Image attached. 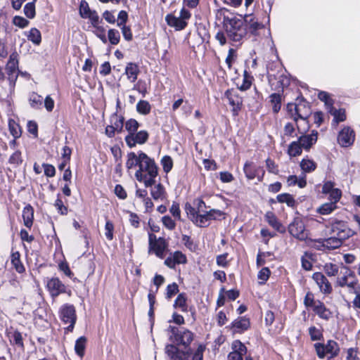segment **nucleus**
Here are the masks:
<instances>
[{
	"mask_svg": "<svg viewBox=\"0 0 360 360\" xmlns=\"http://www.w3.org/2000/svg\"><path fill=\"white\" fill-rule=\"evenodd\" d=\"M139 72L140 71L138 65L134 63H127L125 68V74L127 77V79L131 82H135V81L137 79Z\"/></svg>",
	"mask_w": 360,
	"mask_h": 360,
	"instance_id": "a878e982",
	"label": "nucleus"
},
{
	"mask_svg": "<svg viewBox=\"0 0 360 360\" xmlns=\"http://www.w3.org/2000/svg\"><path fill=\"white\" fill-rule=\"evenodd\" d=\"M250 326V319L245 316L238 317L231 323V328L235 333H242Z\"/></svg>",
	"mask_w": 360,
	"mask_h": 360,
	"instance_id": "412c9836",
	"label": "nucleus"
},
{
	"mask_svg": "<svg viewBox=\"0 0 360 360\" xmlns=\"http://www.w3.org/2000/svg\"><path fill=\"white\" fill-rule=\"evenodd\" d=\"M92 11L86 1H82L79 6V14L82 18L86 17Z\"/></svg>",
	"mask_w": 360,
	"mask_h": 360,
	"instance_id": "69168bd1",
	"label": "nucleus"
},
{
	"mask_svg": "<svg viewBox=\"0 0 360 360\" xmlns=\"http://www.w3.org/2000/svg\"><path fill=\"white\" fill-rule=\"evenodd\" d=\"M323 271L328 276H335L339 272V266L333 263H326L323 266Z\"/></svg>",
	"mask_w": 360,
	"mask_h": 360,
	"instance_id": "a18cd8bd",
	"label": "nucleus"
},
{
	"mask_svg": "<svg viewBox=\"0 0 360 360\" xmlns=\"http://www.w3.org/2000/svg\"><path fill=\"white\" fill-rule=\"evenodd\" d=\"M266 221L268 224L273 227L275 230L283 233L285 231V229L278 220L277 217L272 212H267L264 216Z\"/></svg>",
	"mask_w": 360,
	"mask_h": 360,
	"instance_id": "393cba45",
	"label": "nucleus"
},
{
	"mask_svg": "<svg viewBox=\"0 0 360 360\" xmlns=\"http://www.w3.org/2000/svg\"><path fill=\"white\" fill-rule=\"evenodd\" d=\"M205 347L199 345L194 353L190 349L188 351H180L173 345H167L165 347V352L169 360H203V352Z\"/></svg>",
	"mask_w": 360,
	"mask_h": 360,
	"instance_id": "7ed1b4c3",
	"label": "nucleus"
},
{
	"mask_svg": "<svg viewBox=\"0 0 360 360\" xmlns=\"http://www.w3.org/2000/svg\"><path fill=\"white\" fill-rule=\"evenodd\" d=\"M174 307L179 308L182 311H187L186 297L184 293H181L177 296Z\"/></svg>",
	"mask_w": 360,
	"mask_h": 360,
	"instance_id": "c03bdc74",
	"label": "nucleus"
},
{
	"mask_svg": "<svg viewBox=\"0 0 360 360\" xmlns=\"http://www.w3.org/2000/svg\"><path fill=\"white\" fill-rule=\"evenodd\" d=\"M326 227L330 235L339 238L343 242L356 234V232L350 229L344 221L335 220Z\"/></svg>",
	"mask_w": 360,
	"mask_h": 360,
	"instance_id": "423d86ee",
	"label": "nucleus"
},
{
	"mask_svg": "<svg viewBox=\"0 0 360 360\" xmlns=\"http://www.w3.org/2000/svg\"><path fill=\"white\" fill-rule=\"evenodd\" d=\"M148 139V133L146 130H141L128 134L125 136V142L129 148L134 147L136 144H143Z\"/></svg>",
	"mask_w": 360,
	"mask_h": 360,
	"instance_id": "ddd939ff",
	"label": "nucleus"
},
{
	"mask_svg": "<svg viewBox=\"0 0 360 360\" xmlns=\"http://www.w3.org/2000/svg\"><path fill=\"white\" fill-rule=\"evenodd\" d=\"M346 360H360V352L357 348L351 347L347 351Z\"/></svg>",
	"mask_w": 360,
	"mask_h": 360,
	"instance_id": "bf43d9fd",
	"label": "nucleus"
},
{
	"mask_svg": "<svg viewBox=\"0 0 360 360\" xmlns=\"http://www.w3.org/2000/svg\"><path fill=\"white\" fill-rule=\"evenodd\" d=\"M315 314L321 319L329 320L332 317V312L328 309L323 302L316 300V305L313 309Z\"/></svg>",
	"mask_w": 360,
	"mask_h": 360,
	"instance_id": "5701e85b",
	"label": "nucleus"
},
{
	"mask_svg": "<svg viewBox=\"0 0 360 360\" xmlns=\"http://www.w3.org/2000/svg\"><path fill=\"white\" fill-rule=\"evenodd\" d=\"M328 194L330 202L334 203L335 205H336L342 196V192L338 188H335Z\"/></svg>",
	"mask_w": 360,
	"mask_h": 360,
	"instance_id": "338daca9",
	"label": "nucleus"
},
{
	"mask_svg": "<svg viewBox=\"0 0 360 360\" xmlns=\"http://www.w3.org/2000/svg\"><path fill=\"white\" fill-rule=\"evenodd\" d=\"M166 290V298L171 299L179 292V286L176 283H173L167 285Z\"/></svg>",
	"mask_w": 360,
	"mask_h": 360,
	"instance_id": "680f3d73",
	"label": "nucleus"
},
{
	"mask_svg": "<svg viewBox=\"0 0 360 360\" xmlns=\"http://www.w3.org/2000/svg\"><path fill=\"white\" fill-rule=\"evenodd\" d=\"M18 55L17 52L12 53L9 56V60L6 65V71L8 75V79L11 83L15 84L18 74L17 70L18 68Z\"/></svg>",
	"mask_w": 360,
	"mask_h": 360,
	"instance_id": "f8f14e48",
	"label": "nucleus"
},
{
	"mask_svg": "<svg viewBox=\"0 0 360 360\" xmlns=\"http://www.w3.org/2000/svg\"><path fill=\"white\" fill-rule=\"evenodd\" d=\"M288 231L290 235L300 240H304L307 237L304 224L300 218H295L289 224Z\"/></svg>",
	"mask_w": 360,
	"mask_h": 360,
	"instance_id": "9b49d317",
	"label": "nucleus"
},
{
	"mask_svg": "<svg viewBox=\"0 0 360 360\" xmlns=\"http://www.w3.org/2000/svg\"><path fill=\"white\" fill-rule=\"evenodd\" d=\"M140 161L141 159H139V151L138 152V155L134 152H130L127 154L126 167L127 169H131L136 166H139Z\"/></svg>",
	"mask_w": 360,
	"mask_h": 360,
	"instance_id": "473e14b6",
	"label": "nucleus"
},
{
	"mask_svg": "<svg viewBox=\"0 0 360 360\" xmlns=\"http://www.w3.org/2000/svg\"><path fill=\"white\" fill-rule=\"evenodd\" d=\"M94 30L93 31L94 34L101 39V41L103 44H106L108 42V39L105 35V29L104 27L98 25L96 26L93 27Z\"/></svg>",
	"mask_w": 360,
	"mask_h": 360,
	"instance_id": "8fccbe9b",
	"label": "nucleus"
},
{
	"mask_svg": "<svg viewBox=\"0 0 360 360\" xmlns=\"http://www.w3.org/2000/svg\"><path fill=\"white\" fill-rule=\"evenodd\" d=\"M304 304L307 308L311 307L312 309L316 305V300H314V295L308 292L304 298Z\"/></svg>",
	"mask_w": 360,
	"mask_h": 360,
	"instance_id": "4d7b16f0",
	"label": "nucleus"
},
{
	"mask_svg": "<svg viewBox=\"0 0 360 360\" xmlns=\"http://www.w3.org/2000/svg\"><path fill=\"white\" fill-rule=\"evenodd\" d=\"M22 218L26 227L30 228L33 224L34 210L31 205H26L22 210Z\"/></svg>",
	"mask_w": 360,
	"mask_h": 360,
	"instance_id": "bb28decb",
	"label": "nucleus"
},
{
	"mask_svg": "<svg viewBox=\"0 0 360 360\" xmlns=\"http://www.w3.org/2000/svg\"><path fill=\"white\" fill-rule=\"evenodd\" d=\"M224 96L229 101V103L232 106V112L234 115H237L238 111L241 109L243 98L239 96L233 89H228L224 93Z\"/></svg>",
	"mask_w": 360,
	"mask_h": 360,
	"instance_id": "2eb2a0df",
	"label": "nucleus"
},
{
	"mask_svg": "<svg viewBox=\"0 0 360 360\" xmlns=\"http://www.w3.org/2000/svg\"><path fill=\"white\" fill-rule=\"evenodd\" d=\"M24 13L28 18H33L35 16V6L34 2H30L25 4L24 7Z\"/></svg>",
	"mask_w": 360,
	"mask_h": 360,
	"instance_id": "5fc2aeb1",
	"label": "nucleus"
},
{
	"mask_svg": "<svg viewBox=\"0 0 360 360\" xmlns=\"http://www.w3.org/2000/svg\"><path fill=\"white\" fill-rule=\"evenodd\" d=\"M172 255L174 257L173 260L175 261L176 264H184L187 262L186 256L184 253H182L181 251H175L172 254Z\"/></svg>",
	"mask_w": 360,
	"mask_h": 360,
	"instance_id": "0e129e2a",
	"label": "nucleus"
},
{
	"mask_svg": "<svg viewBox=\"0 0 360 360\" xmlns=\"http://www.w3.org/2000/svg\"><path fill=\"white\" fill-rule=\"evenodd\" d=\"M337 208L336 205L332 202H326L323 204L317 210L318 212L321 214H329Z\"/></svg>",
	"mask_w": 360,
	"mask_h": 360,
	"instance_id": "de8ad7c7",
	"label": "nucleus"
},
{
	"mask_svg": "<svg viewBox=\"0 0 360 360\" xmlns=\"http://www.w3.org/2000/svg\"><path fill=\"white\" fill-rule=\"evenodd\" d=\"M112 45H117L119 44L120 40V34L117 30L110 29L108 33L107 38Z\"/></svg>",
	"mask_w": 360,
	"mask_h": 360,
	"instance_id": "49530a36",
	"label": "nucleus"
},
{
	"mask_svg": "<svg viewBox=\"0 0 360 360\" xmlns=\"http://www.w3.org/2000/svg\"><path fill=\"white\" fill-rule=\"evenodd\" d=\"M168 330L170 331L169 339L172 345L177 347H183L186 349L193 340L194 335L189 330L183 327L169 326Z\"/></svg>",
	"mask_w": 360,
	"mask_h": 360,
	"instance_id": "20e7f679",
	"label": "nucleus"
},
{
	"mask_svg": "<svg viewBox=\"0 0 360 360\" xmlns=\"http://www.w3.org/2000/svg\"><path fill=\"white\" fill-rule=\"evenodd\" d=\"M294 107L297 115L300 119H307L311 113L309 104L302 96L297 98Z\"/></svg>",
	"mask_w": 360,
	"mask_h": 360,
	"instance_id": "a211bd4d",
	"label": "nucleus"
},
{
	"mask_svg": "<svg viewBox=\"0 0 360 360\" xmlns=\"http://www.w3.org/2000/svg\"><path fill=\"white\" fill-rule=\"evenodd\" d=\"M86 342V339L84 336L80 337L75 342V350L76 354L80 357H82L84 354Z\"/></svg>",
	"mask_w": 360,
	"mask_h": 360,
	"instance_id": "4c0bfd02",
	"label": "nucleus"
},
{
	"mask_svg": "<svg viewBox=\"0 0 360 360\" xmlns=\"http://www.w3.org/2000/svg\"><path fill=\"white\" fill-rule=\"evenodd\" d=\"M193 223L199 227H207L210 225V220L206 216V213L198 214Z\"/></svg>",
	"mask_w": 360,
	"mask_h": 360,
	"instance_id": "09e8293b",
	"label": "nucleus"
},
{
	"mask_svg": "<svg viewBox=\"0 0 360 360\" xmlns=\"http://www.w3.org/2000/svg\"><path fill=\"white\" fill-rule=\"evenodd\" d=\"M86 18L89 20L92 27L100 25V23L102 22V19L100 18L98 13L94 10H92Z\"/></svg>",
	"mask_w": 360,
	"mask_h": 360,
	"instance_id": "864d4df0",
	"label": "nucleus"
},
{
	"mask_svg": "<svg viewBox=\"0 0 360 360\" xmlns=\"http://www.w3.org/2000/svg\"><path fill=\"white\" fill-rule=\"evenodd\" d=\"M314 347L318 357L321 359H324L327 354L329 355V359H333L336 357L340 352L338 344L332 340H328L326 344L320 342L315 343Z\"/></svg>",
	"mask_w": 360,
	"mask_h": 360,
	"instance_id": "0eeeda50",
	"label": "nucleus"
},
{
	"mask_svg": "<svg viewBox=\"0 0 360 360\" xmlns=\"http://www.w3.org/2000/svg\"><path fill=\"white\" fill-rule=\"evenodd\" d=\"M136 110L139 114L146 115L150 112L151 105L148 101L141 100L136 104Z\"/></svg>",
	"mask_w": 360,
	"mask_h": 360,
	"instance_id": "58836bf2",
	"label": "nucleus"
},
{
	"mask_svg": "<svg viewBox=\"0 0 360 360\" xmlns=\"http://www.w3.org/2000/svg\"><path fill=\"white\" fill-rule=\"evenodd\" d=\"M276 199L280 203H285L288 207H295L296 202L292 195L289 193H281L277 195Z\"/></svg>",
	"mask_w": 360,
	"mask_h": 360,
	"instance_id": "2f4dec72",
	"label": "nucleus"
},
{
	"mask_svg": "<svg viewBox=\"0 0 360 360\" xmlns=\"http://www.w3.org/2000/svg\"><path fill=\"white\" fill-rule=\"evenodd\" d=\"M232 351L228 355V360H243L247 354V347L240 340H234L231 344Z\"/></svg>",
	"mask_w": 360,
	"mask_h": 360,
	"instance_id": "4468645a",
	"label": "nucleus"
},
{
	"mask_svg": "<svg viewBox=\"0 0 360 360\" xmlns=\"http://www.w3.org/2000/svg\"><path fill=\"white\" fill-rule=\"evenodd\" d=\"M324 242L326 250H328L339 248L343 244V241L339 238H336L335 236L324 238Z\"/></svg>",
	"mask_w": 360,
	"mask_h": 360,
	"instance_id": "cd10ccee",
	"label": "nucleus"
},
{
	"mask_svg": "<svg viewBox=\"0 0 360 360\" xmlns=\"http://www.w3.org/2000/svg\"><path fill=\"white\" fill-rule=\"evenodd\" d=\"M342 269L345 271L342 275L338 276L335 281V286L346 288L348 292H356L360 290V285L355 273L348 266L341 264Z\"/></svg>",
	"mask_w": 360,
	"mask_h": 360,
	"instance_id": "39448f33",
	"label": "nucleus"
},
{
	"mask_svg": "<svg viewBox=\"0 0 360 360\" xmlns=\"http://www.w3.org/2000/svg\"><path fill=\"white\" fill-rule=\"evenodd\" d=\"M165 21L169 26L174 27L176 30H181L187 25L186 21H184V20H182L179 17H176L172 13L166 15Z\"/></svg>",
	"mask_w": 360,
	"mask_h": 360,
	"instance_id": "4be33fe9",
	"label": "nucleus"
},
{
	"mask_svg": "<svg viewBox=\"0 0 360 360\" xmlns=\"http://www.w3.org/2000/svg\"><path fill=\"white\" fill-rule=\"evenodd\" d=\"M20 256L18 252H13L11 255V264L16 271L21 274L25 271V267L20 261Z\"/></svg>",
	"mask_w": 360,
	"mask_h": 360,
	"instance_id": "e433bc0d",
	"label": "nucleus"
},
{
	"mask_svg": "<svg viewBox=\"0 0 360 360\" xmlns=\"http://www.w3.org/2000/svg\"><path fill=\"white\" fill-rule=\"evenodd\" d=\"M355 139V134L353 129L349 127H344L338 136V143L342 147H348L353 144Z\"/></svg>",
	"mask_w": 360,
	"mask_h": 360,
	"instance_id": "f3484780",
	"label": "nucleus"
},
{
	"mask_svg": "<svg viewBox=\"0 0 360 360\" xmlns=\"http://www.w3.org/2000/svg\"><path fill=\"white\" fill-rule=\"evenodd\" d=\"M47 288L53 297L65 292V286L58 278H52L47 282Z\"/></svg>",
	"mask_w": 360,
	"mask_h": 360,
	"instance_id": "6ab92c4d",
	"label": "nucleus"
},
{
	"mask_svg": "<svg viewBox=\"0 0 360 360\" xmlns=\"http://www.w3.org/2000/svg\"><path fill=\"white\" fill-rule=\"evenodd\" d=\"M312 278L316 282L322 293L328 295L332 292L333 288L330 283L321 272L314 273Z\"/></svg>",
	"mask_w": 360,
	"mask_h": 360,
	"instance_id": "dca6fc26",
	"label": "nucleus"
},
{
	"mask_svg": "<svg viewBox=\"0 0 360 360\" xmlns=\"http://www.w3.org/2000/svg\"><path fill=\"white\" fill-rule=\"evenodd\" d=\"M139 127V123L135 119H129L125 123V129L129 134L136 132Z\"/></svg>",
	"mask_w": 360,
	"mask_h": 360,
	"instance_id": "3c124183",
	"label": "nucleus"
},
{
	"mask_svg": "<svg viewBox=\"0 0 360 360\" xmlns=\"http://www.w3.org/2000/svg\"><path fill=\"white\" fill-rule=\"evenodd\" d=\"M244 173L248 179H254L257 176V169L251 162H246L243 167Z\"/></svg>",
	"mask_w": 360,
	"mask_h": 360,
	"instance_id": "72a5a7b5",
	"label": "nucleus"
},
{
	"mask_svg": "<svg viewBox=\"0 0 360 360\" xmlns=\"http://www.w3.org/2000/svg\"><path fill=\"white\" fill-rule=\"evenodd\" d=\"M318 137V132L313 130L310 134L301 136L298 139V141L304 150H309L310 148L316 143Z\"/></svg>",
	"mask_w": 360,
	"mask_h": 360,
	"instance_id": "aec40b11",
	"label": "nucleus"
},
{
	"mask_svg": "<svg viewBox=\"0 0 360 360\" xmlns=\"http://www.w3.org/2000/svg\"><path fill=\"white\" fill-rule=\"evenodd\" d=\"M29 103L32 108L41 109L43 103V97L36 92H32L29 96Z\"/></svg>",
	"mask_w": 360,
	"mask_h": 360,
	"instance_id": "c756f323",
	"label": "nucleus"
},
{
	"mask_svg": "<svg viewBox=\"0 0 360 360\" xmlns=\"http://www.w3.org/2000/svg\"><path fill=\"white\" fill-rule=\"evenodd\" d=\"M309 335L312 341L321 340L323 338V330L316 326H310L309 328Z\"/></svg>",
	"mask_w": 360,
	"mask_h": 360,
	"instance_id": "a19ab883",
	"label": "nucleus"
},
{
	"mask_svg": "<svg viewBox=\"0 0 360 360\" xmlns=\"http://www.w3.org/2000/svg\"><path fill=\"white\" fill-rule=\"evenodd\" d=\"M27 39L35 45H39L41 41V35L39 30L35 27L32 28L27 34Z\"/></svg>",
	"mask_w": 360,
	"mask_h": 360,
	"instance_id": "f704fd0d",
	"label": "nucleus"
},
{
	"mask_svg": "<svg viewBox=\"0 0 360 360\" xmlns=\"http://www.w3.org/2000/svg\"><path fill=\"white\" fill-rule=\"evenodd\" d=\"M328 112L334 117L333 122L336 124L346 120L345 110L344 109L337 110L333 106H330Z\"/></svg>",
	"mask_w": 360,
	"mask_h": 360,
	"instance_id": "c85d7f7f",
	"label": "nucleus"
},
{
	"mask_svg": "<svg viewBox=\"0 0 360 360\" xmlns=\"http://www.w3.org/2000/svg\"><path fill=\"white\" fill-rule=\"evenodd\" d=\"M300 167L304 172H311L316 168V164L311 160L304 158L300 162Z\"/></svg>",
	"mask_w": 360,
	"mask_h": 360,
	"instance_id": "79ce46f5",
	"label": "nucleus"
},
{
	"mask_svg": "<svg viewBox=\"0 0 360 360\" xmlns=\"http://www.w3.org/2000/svg\"><path fill=\"white\" fill-rule=\"evenodd\" d=\"M139 159L141 161L135 176L146 187L152 186L155 184V178L158 174V167L155 161L142 151H139Z\"/></svg>",
	"mask_w": 360,
	"mask_h": 360,
	"instance_id": "f257e3e1",
	"label": "nucleus"
},
{
	"mask_svg": "<svg viewBox=\"0 0 360 360\" xmlns=\"http://www.w3.org/2000/svg\"><path fill=\"white\" fill-rule=\"evenodd\" d=\"M9 130L12 136L17 139L21 135V130L20 126L14 121H10L8 123Z\"/></svg>",
	"mask_w": 360,
	"mask_h": 360,
	"instance_id": "603ef678",
	"label": "nucleus"
},
{
	"mask_svg": "<svg viewBox=\"0 0 360 360\" xmlns=\"http://www.w3.org/2000/svg\"><path fill=\"white\" fill-rule=\"evenodd\" d=\"M245 26H247V33L254 36H259L262 30H264V25L260 23L256 17L252 14H245L244 18Z\"/></svg>",
	"mask_w": 360,
	"mask_h": 360,
	"instance_id": "9d476101",
	"label": "nucleus"
},
{
	"mask_svg": "<svg viewBox=\"0 0 360 360\" xmlns=\"http://www.w3.org/2000/svg\"><path fill=\"white\" fill-rule=\"evenodd\" d=\"M206 216L208 217L210 221L211 220H217L219 219L220 217H221L224 213L219 210L216 209H212L210 211L205 212Z\"/></svg>",
	"mask_w": 360,
	"mask_h": 360,
	"instance_id": "6e6d98bb",
	"label": "nucleus"
},
{
	"mask_svg": "<svg viewBox=\"0 0 360 360\" xmlns=\"http://www.w3.org/2000/svg\"><path fill=\"white\" fill-rule=\"evenodd\" d=\"M161 163L165 172L168 173L172 168L173 162L171 157L165 155L162 158Z\"/></svg>",
	"mask_w": 360,
	"mask_h": 360,
	"instance_id": "13d9d810",
	"label": "nucleus"
},
{
	"mask_svg": "<svg viewBox=\"0 0 360 360\" xmlns=\"http://www.w3.org/2000/svg\"><path fill=\"white\" fill-rule=\"evenodd\" d=\"M150 195L155 200H164L167 198V193L161 184L150 186Z\"/></svg>",
	"mask_w": 360,
	"mask_h": 360,
	"instance_id": "b1692460",
	"label": "nucleus"
},
{
	"mask_svg": "<svg viewBox=\"0 0 360 360\" xmlns=\"http://www.w3.org/2000/svg\"><path fill=\"white\" fill-rule=\"evenodd\" d=\"M270 102L272 105L273 111L278 112L281 108V96L279 94L274 93L270 95Z\"/></svg>",
	"mask_w": 360,
	"mask_h": 360,
	"instance_id": "ea45409f",
	"label": "nucleus"
},
{
	"mask_svg": "<svg viewBox=\"0 0 360 360\" xmlns=\"http://www.w3.org/2000/svg\"><path fill=\"white\" fill-rule=\"evenodd\" d=\"M105 236L108 240L113 239L114 225L112 221L107 220L105 225Z\"/></svg>",
	"mask_w": 360,
	"mask_h": 360,
	"instance_id": "052dcab7",
	"label": "nucleus"
},
{
	"mask_svg": "<svg viewBox=\"0 0 360 360\" xmlns=\"http://www.w3.org/2000/svg\"><path fill=\"white\" fill-rule=\"evenodd\" d=\"M270 270L268 267L262 268L258 273L257 278L262 281V283H264L269 278Z\"/></svg>",
	"mask_w": 360,
	"mask_h": 360,
	"instance_id": "774afa93",
	"label": "nucleus"
},
{
	"mask_svg": "<svg viewBox=\"0 0 360 360\" xmlns=\"http://www.w3.org/2000/svg\"><path fill=\"white\" fill-rule=\"evenodd\" d=\"M223 27L227 39L232 42L241 44L247 34L243 19L233 14L224 15Z\"/></svg>",
	"mask_w": 360,
	"mask_h": 360,
	"instance_id": "f03ea898",
	"label": "nucleus"
},
{
	"mask_svg": "<svg viewBox=\"0 0 360 360\" xmlns=\"http://www.w3.org/2000/svg\"><path fill=\"white\" fill-rule=\"evenodd\" d=\"M313 255L310 252H305L301 257V264L303 269L306 271H311L313 268L311 260Z\"/></svg>",
	"mask_w": 360,
	"mask_h": 360,
	"instance_id": "c9c22d12",
	"label": "nucleus"
},
{
	"mask_svg": "<svg viewBox=\"0 0 360 360\" xmlns=\"http://www.w3.org/2000/svg\"><path fill=\"white\" fill-rule=\"evenodd\" d=\"M111 125L117 131V133H121L124 127V117L118 116L117 113H114L110 118Z\"/></svg>",
	"mask_w": 360,
	"mask_h": 360,
	"instance_id": "7c9ffc66",
	"label": "nucleus"
},
{
	"mask_svg": "<svg viewBox=\"0 0 360 360\" xmlns=\"http://www.w3.org/2000/svg\"><path fill=\"white\" fill-rule=\"evenodd\" d=\"M302 148L299 141H293L288 146V154L290 157H296L300 155L302 153Z\"/></svg>",
	"mask_w": 360,
	"mask_h": 360,
	"instance_id": "37998d69",
	"label": "nucleus"
},
{
	"mask_svg": "<svg viewBox=\"0 0 360 360\" xmlns=\"http://www.w3.org/2000/svg\"><path fill=\"white\" fill-rule=\"evenodd\" d=\"M60 317L65 324H69L65 329L67 332H72L74 329L77 319L75 308L72 304H65L60 309Z\"/></svg>",
	"mask_w": 360,
	"mask_h": 360,
	"instance_id": "6e6552de",
	"label": "nucleus"
},
{
	"mask_svg": "<svg viewBox=\"0 0 360 360\" xmlns=\"http://www.w3.org/2000/svg\"><path fill=\"white\" fill-rule=\"evenodd\" d=\"M167 248V245L163 238L156 239L155 235L149 234V251L153 250L158 257L163 259Z\"/></svg>",
	"mask_w": 360,
	"mask_h": 360,
	"instance_id": "1a4fd4ad",
	"label": "nucleus"
},
{
	"mask_svg": "<svg viewBox=\"0 0 360 360\" xmlns=\"http://www.w3.org/2000/svg\"><path fill=\"white\" fill-rule=\"evenodd\" d=\"M318 98L321 101H323L325 103V105L326 106L327 110H328V108L330 106H333V101L330 98L328 94L325 91H320L318 94Z\"/></svg>",
	"mask_w": 360,
	"mask_h": 360,
	"instance_id": "e2e57ef3",
	"label": "nucleus"
}]
</instances>
